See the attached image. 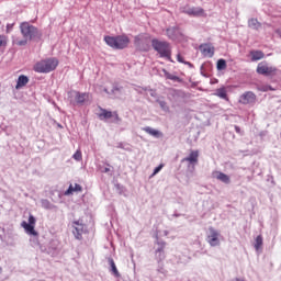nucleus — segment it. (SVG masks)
<instances>
[{"label": "nucleus", "instance_id": "17", "mask_svg": "<svg viewBox=\"0 0 281 281\" xmlns=\"http://www.w3.org/2000/svg\"><path fill=\"white\" fill-rule=\"evenodd\" d=\"M251 60H262L265 58V53L262 50H251L250 52Z\"/></svg>", "mask_w": 281, "mask_h": 281}, {"label": "nucleus", "instance_id": "5", "mask_svg": "<svg viewBox=\"0 0 281 281\" xmlns=\"http://www.w3.org/2000/svg\"><path fill=\"white\" fill-rule=\"evenodd\" d=\"M21 227H23L24 232H26L30 236H38V232L34 227H36V217L34 215H29V223L23 221L21 223Z\"/></svg>", "mask_w": 281, "mask_h": 281}, {"label": "nucleus", "instance_id": "7", "mask_svg": "<svg viewBox=\"0 0 281 281\" xmlns=\"http://www.w3.org/2000/svg\"><path fill=\"white\" fill-rule=\"evenodd\" d=\"M99 120H113V122H122V119L120 117L117 111L111 112L104 108H99Z\"/></svg>", "mask_w": 281, "mask_h": 281}, {"label": "nucleus", "instance_id": "31", "mask_svg": "<svg viewBox=\"0 0 281 281\" xmlns=\"http://www.w3.org/2000/svg\"><path fill=\"white\" fill-rule=\"evenodd\" d=\"M177 60H178V63H184L186 64V61L183 60V56H181V54L177 55Z\"/></svg>", "mask_w": 281, "mask_h": 281}, {"label": "nucleus", "instance_id": "29", "mask_svg": "<svg viewBox=\"0 0 281 281\" xmlns=\"http://www.w3.org/2000/svg\"><path fill=\"white\" fill-rule=\"evenodd\" d=\"M72 158H74L76 161H82V151H80V149H78V150L74 154Z\"/></svg>", "mask_w": 281, "mask_h": 281}, {"label": "nucleus", "instance_id": "8", "mask_svg": "<svg viewBox=\"0 0 281 281\" xmlns=\"http://www.w3.org/2000/svg\"><path fill=\"white\" fill-rule=\"evenodd\" d=\"M257 74L260 76H276L278 74V68L267 65L265 61H261L257 66Z\"/></svg>", "mask_w": 281, "mask_h": 281}, {"label": "nucleus", "instance_id": "30", "mask_svg": "<svg viewBox=\"0 0 281 281\" xmlns=\"http://www.w3.org/2000/svg\"><path fill=\"white\" fill-rule=\"evenodd\" d=\"M164 168V164L159 165L158 167H156L154 169V172L151 175V177H155V175H158V172H161V169Z\"/></svg>", "mask_w": 281, "mask_h": 281}, {"label": "nucleus", "instance_id": "14", "mask_svg": "<svg viewBox=\"0 0 281 281\" xmlns=\"http://www.w3.org/2000/svg\"><path fill=\"white\" fill-rule=\"evenodd\" d=\"M187 14H189V16H207L205 14V10H203L201 7H193L188 9Z\"/></svg>", "mask_w": 281, "mask_h": 281}, {"label": "nucleus", "instance_id": "1", "mask_svg": "<svg viewBox=\"0 0 281 281\" xmlns=\"http://www.w3.org/2000/svg\"><path fill=\"white\" fill-rule=\"evenodd\" d=\"M20 32L23 36V40H13V45H19V47L27 45V41H32L33 38H41V32H38L36 26L30 24V22H22L20 24Z\"/></svg>", "mask_w": 281, "mask_h": 281}, {"label": "nucleus", "instance_id": "34", "mask_svg": "<svg viewBox=\"0 0 281 281\" xmlns=\"http://www.w3.org/2000/svg\"><path fill=\"white\" fill-rule=\"evenodd\" d=\"M103 172H111V168L105 167V168L103 169Z\"/></svg>", "mask_w": 281, "mask_h": 281}, {"label": "nucleus", "instance_id": "18", "mask_svg": "<svg viewBox=\"0 0 281 281\" xmlns=\"http://www.w3.org/2000/svg\"><path fill=\"white\" fill-rule=\"evenodd\" d=\"M215 175H216V179L218 181H222V183H226V184L231 183L229 176H227L226 173L221 172V171H216Z\"/></svg>", "mask_w": 281, "mask_h": 281}, {"label": "nucleus", "instance_id": "33", "mask_svg": "<svg viewBox=\"0 0 281 281\" xmlns=\"http://www.w3.org/2000/svg\"><path fill=\"white\" fill-rule=\"evenodd\" d=\"M135 45H137L139 43V36H136L135 37V41H134Z\"/></svg>", "mask_w": 281, "mask_h": 281}, {"label": "nucleus", "instance_id": "10", "mask_svg": "<svg viewBox=\"0 0 281 281\" xmlns=\"http://www.w3.org/2000/svg\"><path fill=\"white\" fill-rule=\"evenodd\" d=\"M256 100H257V97H256V93H254L252 91H247V92H244L240 97H239V104H256Z\"/></svg>", "mask_w": 281, "mask_h": 281}, {"label": "nucleus", "instance_id": "16", "mask_svg": "<svg viewBox=\"0 0 281 281\" xmlns=\"http://www.w3.org/2000/svg\"><path fill=\"white\" fill-rule=\"evenodd\" d=\"M74 192H82V186L75 183L70 184L68 190L65 192L66 195L74 194Z\"/></svg>", "mask_w": 281, "mask_h": 281}, {"label": "nucleus", "instance_id": "19", "mask_svg": "<svg viewBox=\"0 0 281 281\" xmlns=\"http://www.w3.org/2000/svg\"><path fill=\"white\" fill-rule=\"evenodd\" d=\"M165 78L167 80H173V82H181V78L177 77L176 75L170 74L168 70H162Z\"/></svg>", "mask_w": 281, "mask_h": 281}, {"label": "nucleus", "instance_id": "26", "mask_svg": "<svg viewBox=\"0 0 281 281\" xmlns=\"http://www.w3.org/2000/svg\"><path fill=\"white\" fill-rule=\"evenodd\" d=\"M110 266L112 269V273H114L116 278H120V271H117V267L115 266V261H113V259H110Z\"/></svg>", "mask_w": 281, "mask_h": 281}, {"label": "nucleus", "instance_id": "6", "mask_svg": "<svg viewBox=\"0 0 281 281\" xmlns=\"http://www.w3.org/2000/svg\"><path fill=\"white\" fill-rule=\"evenodd\" d=\"M89 92H80V91H72L70 92V102L76 106V104H85L89 100Z\"/></svg>", "mask_w": 281, "mask_h": 281}, {"label": "nucleus", "instance_id": "3", "mask_svg": "<svg viewBox=\"0 0 281 281\" xmlns=\"http://www.w3.org/2000/svg\"><path fill=\"white\" fill-rule=\"evenodd\" d=\"M56 67H58V59L47 58L37 61L33 69L36 71V74H49L50 71H54Z\"/></svg>", "mask_w": 281, "mask_h": 281}, {"label": "nucleus", "instance_id": "35", "mask_svg": "<svg viewBox=\"0 0 281 281\" xmlns=\"http://www.w3.org/2000/svg\"><path fill=\"white\" fill-rule=\"evenodd\" d=\"M235 131H236V133H240V127L239 126H235Z\"/></svg>", "mask_w": 281, "mask_h": 281}, {"label": "nucleus", "instance_id": "21", "mask_svg": "<svg viewBox=\"0 0 281 281\" xmlns=\"http://www.w3.org/2000/svg\"><path fill=\"white\" fill-rule=\"evenodd\" d=\"M248 25H249V27H252V30H260V27H261V24H260V22H258L257 19H250L248 21Z\"/></svg>", "mask_w": 281, "mask_h": 281}, {"label": "nucleus", "instance_id": "22", "mask_svg": "<svg viewBox=\"0 0 281 281\" xmlns=\"http://www.w3.org/2000/svg\"><path fill=\"white\" fill-rule=\"evenodd\" d=\"M164 247H166V244H160V247L156 250V256L158 260H164L166 256L164 255Z\"/></svg>", "mask_w": 281, "mask_h": 281}, {"label": "nucleus", "instance_id": "27", "mask_svg": "<svg viewBox=\"0 0 281 281\" xmlns=\"http://www.w3.org/2000/svg\"><path fill=\"white\" fill-rule=\"evenodd\" d=\"M262 247V235H258L255 241V249L258 251Z\"/></svg>", "mask_w": 281, "mask_h": 281}, {"label": "nucleus", "instance_id": "11", "mask_svg": "<svg viewBox=\"0 0 281 281\" xmlns=\"http://www.w3.org/2000/svg\"><path fill=\"white\" fill-rule=\"evenodd\" d=\"M218 236H221L218 231L211 227L210 235H207V243L209 245H211V247H217V245H221V240H218Z\"/></svg>", "mask_w": 281, "mask_h": 281}, {"label": "nucleus", "instance_id": "24", "mask_svg": "<svg viewBox=\"0 0 281 281\" xmlns=\"http://www.w3.org/2000/svg\"><path fill=\"white\" fill-rule=\"evenodd\" d=\"M145 133H148V135H153L154 137H159V131L151 128V127H145Z\"/></svg>", "mask_w": 281, "mask_h": 281}, {"label": "nucleus", "instance_id": "15", "mask_svg": "<svg viewBox=\"0 0 281 281\" xmlns=\"http://www.w3.org/2000/svg\"><path fill=\"white\" fill-rule=\"evenodd\" d=\"M27 82H30V78H27V76L21 75L18 78L15 89H21V88L25 87V85H27Z\"/></svg>", "mask_w": 281, "mask_h": 281}, {"label": "nucleus", "instance_id": "9", "mask_svg": "<svg viewBox=\"0 0 281 281\" xmlns=\"http://www.w3.org/2000/svg\"><path fill=\"white\" fill-rule=\"evenodd\" d=\"M72 234L76 240H82V234H85V223L82 221H74L71 223Z\"/></svg>", "mask_w": 281, "mask_h": 281}, {"label": "nucleus", "instance_id": "12", "mask_svg": "<svg viewBox=\"0 0 281 281\" xmlns=\"http://www.w3.org/2000/svg\"><path fill=\"white\" fill-rule=\"evenodd\" d=\"M200 52L205 58H212L214 56V46L212 44H201L200 45Z\"/></svg>", "mask_w": 281, "mask_h": 281}, {"label": "nucleus", "instance_id": "13", "mask_svg": "<svg viewBox=\"0 0 281 281\" xmlns=\"http://www.w3.org/2000/svg\"><path fill=\"white\" fill-rule=\"evenodd\" d=\"M182 164L188 161L192 166H196L199 164V150H191L189 156L186 158H182Z\"/></svg>", "mask_w": 281, "mask_h": 281}, {"label": "nucleus", "instance_id": "36", "mask_svg": "<svg viewBox=\"0 0 281 281\" xmlns=\"http://www.w3.org/2000/svg\"><path fill=\"white\" fill-rule=\"evenodd\" d=\"M224 1H226L227 3H232V1H234V0H224Z\"/></svg>", "mask_w": 281, "mask_h": 281}, {"label": "nucleus", "instance_id": "28", "mask_svg": "<svg viewBox=\"0 0 281 281\" xmlns=\"http://www.w3.org/2000/svg\"><path fill=\"white\" fill-rule=\"evenodd\" d=\"M0 47H8V36L0 35Z\"/></svg>", "mask_w": 281, "mask_h": 281}, {"label": "nucleus", "instance_id": "23", "mask_svg": "<svg viewBox=\"0 0 281 281\" xmlns=\"http://www.w3.org/2000/svg\"><path fill=\"white\" fill-rule=\"evenodd\" d=\"M225 69H227V61H225V59H218L217 60V70L223 71Z\"/></svg>", "mask_w": 281, "mask_h": 281}, {"label": "nucleus", "instance_id": "37", "mask_svg": "<svg viewBox=\"0 0 281 281\" xmlns=\"http://www.w3.org/2000/svg\"><path fill=\"white\" fill-rule=\"evenodd\" d=\"M270 91H273V89L271 87H269Z\"/></svg>", "mask_w": 281, "mask_h": 281}, {"label": "nucleus", "instance_id": "25", "mask_svg": "<svg viewBox=\"0 0 281 281\" xmlns=\"http://www.w3.org/2000/svg\"><path fill=\"white\" fill-rule=\"evenodd\" d=\"M177 32H178L177 27L167 29V36L169 38H176Z\"/></svg>", "mask_w": 281, "mask_h": 281}, {"label": "nucleus", "instance_id": "20", "mask_svg": "<svg viewBox=\"0 0 281 281\" xmlns=\"http://www.w3.org/2000/svg\"><path fill=\"white\" fill-rule=\"evenodd\" d=\"M215 95H217V98H222V100H229V98H227V90L225 88L217 89Z\"/></svg>", "mask_w": 281, "mask_h": 281}, {"label": "nucleus", "instance_id": "2", "mask_svg": "<svg viewBox=\"0 0 281 281\" xmlns=\"http://www.w3.org/2000/svg\"><path fill=\"white\" fill-rule=\"evenodd\" d=\"M104 41L109 47H112V49H126V47H128L131 44V38H128V35L124 34L117 36L106 35Z\"/></svg>", "mask_w": 281, "mask_h": 281}, {"label": "nucleus", "instance_id": "4", "mask_svg": "<svg viewBox=\"0 0 281 281\" xmlns=\"http://www.w3.org/2000/svg\"><path fill=\"white\" fill-rule=\"evenodd\" d=\"M151 47L155 49V52L159 53L160 58H167V60L171 59L172 52L170 50V44L168 42L153 40Z\"/></svg>", "mask_w": 281, "mask_h": 281}, {"label": "nucleus", "instance_id": "32", "mask_svg": "<svg viewBox=\"0 0 281 281\" xmlns=\"http://www.w3.org/2000/svg\"><path fill=\"white\" fill-rule=\"evenodd\" d=\"M14 24H7V34H10V30H12Z\"/></svg>", "mask_w": 281, "mask_h": 281}]
</instances>
